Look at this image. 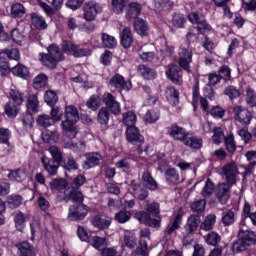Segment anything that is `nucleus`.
I'll return each instance as SVG.
<instances>
[{"label": "nucleus", "mask_w": 256, "mask_h": 256, "mask_svg": "<svg viewBox=\"0 0 256 256\" xmlns=\"http://www.w3.org/2000/svg\"><path fill=\"white\" fill-rule=\"evenodd\" d=\"M76 45L69 40H64L61 43V50L57 45L52 44L48 47V54H41V61L50 69H55L59 61H64L66 55H73Z\"/></svg>", "instance_id": "1"}, {"label": "nucleus", "mask_w": 256, "mask_h": 256, "mask_svg": "<svg viewBox=\"0 0 256 256\" xmlns=\"http://www.w3.org/2000/svg\"><path fill=\"white\" fill-rule=\"evenodd\" d=\"M146 211L147 212H137L135 218L138 219L140 223L149 225V227H153L154 229L161 227V216H159L161 210L159 203L148 204Z\"/></svg>", "instance_id": "2"}, {"label": "nucleus", "mask_w": 256, "mask_h": 256, "mask_svg": "<svg viewBox=\"0 0 256 256\" xmlns=\"http://www.w3.org/2000/svg\"><path fill=\"white\" fill-rule=\"evenodd\" d=\"M77 121H79V110L72 105L66 106L65 120L61 123L65 137H68L69 139H75V137H77V134L79 133L77 126H75Z\"/></svg>", "instance_id": "3"}, {"label": "nucleus", "mask_w": 256, "mask_h": 256, "mask_svg": "<svg viewBox=\"0 0 256 256\" xmlns=\"http://www.w3.org/2000/svg\"><path fill=\"white\" fill-rule=\"evenodd\" d=\"M169 135H171L175 141H181V143L187 147H191V149H201L203 145V140L177 125L170 127Z\"/></svg>", "instance_id": "4"}, {"label": "nucleus", "mask_w": 256, "mask_h": 256, "mask_svg": "<svg viewBox=\"0 0 256 256\" xmlns=\"http://www.w3.org/2000/svg\"><path fill=\"white\" fill-rule=\"evenodd\" d=\"M255 243V232L245 229V225L241 224L238 231V240L233 243L232 251L233 253H241V251H245L247 247H251Z\"/></svg>", "instance_id": "5"}, {"label": "nucleus", "mask_w": 256, "mask_h": 256, "mask_svg": "<svg viewBox=\"0 0 256 256\" xmlns=\"http://www.w3.org/2000/svg\"><path fill=\"white\" fill-rule=\"evenodd\" d=\"M178 63L181 69L187 71V73H191V63L193 61V50L189 49V46L185 47L183 45L180 46L178 50Z\"/></svg>", "instance_id": "6"}, {"label": "nucleus", "mask_w": 256, "mask_h": 256, "mask_svg": "<svg viewBox=\"0 0 256 256\" xmlns=\"http://www.w3.org/2000/svg\"><path fill=\"white\" fill-rule=\"evenodd\" d=\"M126 138L129 143H132V145H136L138 155H142L143 148H141V145L145 143V137L141 135L139 129H137L136 126L127 128Z\"/></svg>", "instance_id": "7"}, {"label": "nucleus", "mask_w": 256, "mask_h": 256, "mask_svg": "<svg viewBox=\"0 0 256 256\" xmlns=\"http://www.w3.org/2000/svg\"><path fill=\"white\" fill-rule=\"evenodd\" d=\"M87 213L89 210L85 204H74L70 206L67 217L70 221H83L87 217Z\"/></svg>", "instance_id": "8"}, {"label": "nucleus", "mask_w": 256, "mask_h": 256, "mask_svg": "<svg viewBox=\"0 0 256 256\" xmlns=\"http://www.w3.org/2000/svg\"><path fill=\"white\" fill-rule=\"evenodd\" d=\"M165 74L174 85H183V70L177 64L167 65Z\"/></svg>", "instance_id": "9"}, {"label": "nucleus", "mask_w": 256, "mask_h": 256, "mask_svg": "<svg viewBox=\"0 0 256 256\" xmlns=\"http://www.w3.org/2000/svg\"><path fill=\"white\" fill-rule=\"evenodd\" d=\"M231 187L233 184H229L228 182L220 183L215 191V197L218 203L221 205H227L229 199H231Z\"/></svg>", "instance_id": "10"}, {"label": "nucleus", "mask_w": 256, "mask_h": 256, "mask_svg": "<svg viewBox=\"0 0 256 256\" xmlns=\"http://www.w3.org/2000/svg\"><path fill=\"white\" fill-rule=\"evenodd\" d=\"M233 113L235 121L240 123V125H244L245 127L251 125L253 114L247 108L243 106H236L233 109Z\"/></svg>", "instance_id": "11"}, {"label": "nucleus", "mask_w": 256, "mask_h": 256, "mask_svg": "<svg viewBox=\"0 0 256 256\" xmlns=\"http://www.w3.org/2000/svg\"><path fill=\"white\" fill-rule=\"evenodd\" d=\"M83 11V18L86 21H95L97 14L103 11V7L95 1H89L85 3Z\"/></svg>", "instance_id": "12"}, {"label": "nucleus", "mask_w": 256, "mask_h": 256, "mask_svg": "<svg viewBox=\"0 0 256 256\" xmlns=\"http://www.w3.org/2000/svg\"><path fill=\"white\" fill-rule=\"evenodd\" d=\"M188 19L193 25H197L196 30L201 35H205V33H209L211 31V25L207 23L205 18L199 16L197 12H192L188 15Z\"/></svg>", "instance_id": "13"}, {"label": "nucleus", "mask_w": 256, "mask_h": 256, "mask_svg": "<svg viewBox=\"0 0 256 256\" xmlns=\"http://www.w3.org/2000/svg\"><path fill=\"white\" fill-rule=\"evenodd\" d=\"M109 83L111 87H114L119 91H131V89L133 88V84H131V81H125V78L119 73H116L110 79Z\"/></svg>", "instance_id": "14"}, {"label": "nucleus", "mask_w": 256, "mask_h": 256, "mask_svg": "<svg viewBox=\"0 0 256 256\" xmlns=\"http://www.w3.org/2000/svg\"><path fill=\"white\" fill-rule=\"evenodd\" d=\"M103 103L106 105V109L111 111L113 115H121V104L115 100V96L111 93H105L103 95Z\"/></svg>", "instance_id": "15"}, {"label": "nucleus", "mask_w": 256, "mask_h": 256, "mask_svg": "<svg viewBox=\"0 0 256 256\" xmlns=\"http://www.w3.org/2000/svg\"><path fill=\"white\" fill-rule=\"evenodd\" d=\"M222 171L226 177V183H229L230 185H235L237 183V175L239 174L237 170V164L235 162H230L226 164Z\"/></svg>", "instance_id": "16"}, {"label": "nucleus", "mask_w": 256, "mask_h": 256, "mask_svg": "<svg viewBox=\"0 0 256 256\" xmlns=\"http://www.w3.org/2000/svg\"><path fill=\"white\" fill-rule=\"evenodd\" d=\"M85 159L83 169L89 170L100 165L101 161H103V156L99 152H89L85 154Z\"/></svg>", "instance_id": "17"}, {"label": "nucleus", "mask_w": 256, "mask_h": 256, "mask_svg": "<svg viewBox=\"0 0 256 256\" xmlns=\"http://www.w3.org/2000/svg\"><path fill=\"white\" fill-rule=\"evenodd\" d=\"M199 225H201V217L199 215H191L186 225L184 226L185 232L187 235H191V233H195L197 229H199Z\"/></svg>", "instance_id": "18"}, {"label": "nucleus", "mask_w": 256, "mask_h": 256, "mask_svg": "<svg viewBox=\"0 0 256 256\" xmlns=\"http://www.w3.org/2000/svg\"><path fill=\"white\" fill-rule=\"evenodd\" d=\"M138 73L141 77L146 79V81H153V79L157 77V71L145 64H140L138 66Z\"/></svg>", "instance_id": "19"}, {"label": "nucleus", "mask_w": 256, "mask_h": 256, "mask_svg": "<svg viewBox=\"0 0 256 256\" xmlns=\"http://www.w3.org/2000/svg\"><path fill=\"white\" fill-rule=\"evenodd\" d=\"M20 256H35V246H33L31 243H29L28 241H22L19 242L16 245Z\"/></svg>", "instance_id": "20"}, {"label": "nucleus", "mask_w": 256, "mask_h": 256, "mask_svg": "<svg viewBox=\"0 0 256 256\" xmlns=\"http://www.w3.org/2000/svg\"><path fill=\"white\" fill-rule=\"evenodd\" d=\"M121 45L124 49H129L133 45V33L130 28H124L121 33Z\"/></svg>", "instance_id": "21"}, {"label": "nucleus", "mask_w": 256, "mask_h": 256, "mask_svg": "<svg viewBox=\"0 0 256 256\" xmlns=\"http://www.w3.org/2000/svg\"><path fill=\"white\" fill-rule=\"evenodd\" d=\"M139 15H141V5L136 2L130 3L126 12V19L131 21L132 19H137Z\"/></svg>", "instance_id": "22"}, {"label": "nucleus", "mask_w": 256, "mask_h": 256, "mask_svg": "<svg viewBox=\"0 0 256 256\" xmlns=\"http://www.w3.org/2000/svg\"><path fill=\"white\" fill-rule=\"evenodd\" d=\"M142 180L151 191H157V189H159V184L157 180L151 176V172L145 171L142 175Z\"/></svg>", "instance_id": "23"}, {"label": "nucleus", "mask_w": 256, "mask_h": 256, "mask_svg": "<svg viewBox=\"0 0 256 256\" xmlns=\"http://www.w3.org/2000/svg\"><path fill=\"white\" fill-rule=\"evenodd\" d=\"M113 220L107 216H95L92 223L98 229H109Z\"/></svg>", "instance_id": "24"}, {"label": "nucleus", "mask_w": 256, "mask_h": 256, "mask_svg": "<svg viewBox=\"0 0 256 256\" xmlns=\"http://www.w3.org/2000/svg\"><path fill=\"white\" fill-rule=\"evenodd\" d=\"M31 17V22H32V25L38 29V31H43L45 29H47L48 25H47V21H45L43 19V17L37 13H32L30 15Z\"/></svg>", "instance_id": "25"}, {"label": "nucleus", "mask_w": 256, "mask_h": 256, "mask_svg": "<svg viewBox=\"0 0 256 256\" xmlns=\"http://www.w3.org/2000/svg\"><path fill=\"white\" fill-rule=\"evenodd\" d=\"M26 107L29 113H37L39 111V98L37 94H30L28 96Z\"/></svg>", "instance_id": "26"}, {"label": "nucleus", "mask_w": 256, "mask_h": 256, "mask_svg": "<svg viewBox=\"0 0 256 256\" xmlns=\"http://www.w3.org/2000/svg\"><path fill=\"white\" fill-rule=\"evenodd\" d=\"M216 223H217V216L215 214H210L206 216L203 222L200 224V229L202 231H212Z\"/></svg>", "instance_id": "27"}, {"label": "nucleus", "mask_w": 256, "mask_h": 256, "mask_svg": "<svg viewBox=\"0 0 256 256\" xmlns=\"http://www.w3.org/2000/svg\"><path fill=\"white\" fill-rule=\"evenodd\" d=\"M134 30L136 31V33H138V35L145 37V35H147L149 31V24L147 23V21L138 18L134 23Z\"/></svg>", "instance_id": "28"}, {"label": "nucleus", "mask_w": 256, "mask_h": 256, "mask_svg": "<svg viewBox=\"0 0 256 256\" xmlns=\"http://www.w3.org/2000/svg\"><path fill=\"white\" fill-rule=\"evenodd\" d=\"M42 163L48 175H55L59 170V166L61 165V162H58L57 160L53 159H50L48 162H45V159H42Z\"/></svg>", "instance_id": "29"}, {"label": "nucleus", "mask_w": 256, "mask_h": 256, "mask_svg": "<svg viewBox=\"0 0 256 256\" xmlns=\"http://www.w3.org/2000/svg\"><path fill=\"white\" fill-rule=\"evenodd\" d=\"M183 220V214L178 213L176 217L174 218L173 222L168 224L165 235H173L177 229H179V226L181 225V221Z\"/></svg>", "instance_id": "30"}, {"label": "nucleus", "mask_w": 256, "mask_h": 256, "mask_svg": "<svg viewBox=\"0 0 256 256\" xmlns=\"http://www.w3.org/2000/svg\"><path fill=\"white\" fill-rule=\"evenodd\" d=\"M68 199L73 201L74 203H82L83 202V193L79 190V188H75L72 186L68 189Z\"/></svg>", "instance_id": "31"}, {"label": "nucleus", "mask_w": 256, "mask_h": 256, "mask_svg": "<svg viewBox=\"0 0 256 256\" xmlns=\"http://www.w3.org/2000/svg\"><path fill=\"white\" fill-rule=\"evenodd\" d=\"M129 0H111L112 11L116 15H121L125 11Z\"/></svg>", "instance_id": "32"}, {"label": "nucleus", "mask_w": 256, "mask_h": 256, "mask_svg": "<svg viewBox=\"0 0 256 256\" xmlns=\"http://www.w3.org/2000/svg\"><path fill=\"white\" fill-rule=\"evenodd\" d=\"M17 107H19V105H16L11 101L5 104L4 111L9 119H15V117L19 115V108Z\"/></svg>", "instance_id": "33"}, {"label": "nucleus", "mask_w": 256, "mask_h": 256, "mask_svg": "<svg viewBox=\"0 0 256 256\" xmlns=\"http://www.w3.org/2000/svg\"><path fill=\"white\" fill-rule=\"evenodd\" d=\"M111 117V113L107 107H102L98 111L97 122L99 125H107L109 123V118Z\"/></svg>", "instance_id": "34"}, {"label": "nucleus", "mask_w": 256, "mask_h": 256, "mask_svg": "<svg viewBox=\"0 0 256 256\" xmlns=\"http://www.w3.org/2000/svg\"><path fill=\"white\" fill-rule=\"evenodd\" d=\"M214 192H215V183H213V180L208 178L205 182V185L202 188L201 195L202 197L207 199V197H211V195H213Z\"/></svg>", "instance_id": "35"}, {"label": "nucleus", "mask_w": 256, "mask_h": 256, "mask_svg": "<svg viewBox=\"0 0 256 256\" xmlns=\"http://www.w3.org/2000/svg\"><path fill=\"white\" fill-rule=\"evenodd\" d=\"M123 123L127 127V129L135 127V124L137 123V115L134 114L133 111H129L123 114Z\"/></svg>", "instance_id": "36"}, {"label": "nucleus", "mask_w": 256, "mask_h": 256, "mask_svg": "<svg viewBox=\"0 0 256 256\" xmlns=\"http://www.w3.org/2000/svg\"><path fill=\"white\" fill-rule=\"evenodd\" d=\"M25 6L19 2L14 3L11 6V15L15 19H21L25 15Z\"/></svg>", "instance_id": "37"}, {"label": "nucleus", "mask_w": 256, "mask_h": 256, "mask_svg": "<svg viewBox=\"0 0 256 256\" xmlns=\"http://www.w3.org/2000/svg\"><path fill=\"white\" fill-rule=\"evenodd\" d=\"M12 73L13 75L21 77L22 79H27L29 77V69L23 64H18L12 67Z\"/></svg>", "instance_id": "38"}, {"label": "nucleus", "mask_w": 256, "mask_h": 256, "mask_svg": "<svg viewBox=\"0 0 256 256\" xmlns=\"http://www.w3.org/2000/svg\"><path fill=\"white\" fill-rule=\"evenodd\" d=\"M9 139H11V131L6 128H0V143L7 145L6 151L11 152V144H9Z\"/></svg>", "instance_id": "39"}, {"label": "nucleus", "mask_w": 256, "mask_h": 256, "mask_svg": "<svg viewBox=\"0 0 256 256\" xmlns=\"http://www.w3.org/2000/svg\"><path fill=\"white\" fill-rule=\"evenodd\" d=\"M44 101L49 105L50 107H54L57 102L59 101V96H57V93L53 90L46 91L44 95Z\"/></svg>", "instance_id": "40"}, {"label": "nucleus", "mask_w": 256, "mask_h": 256, "mask_svg": "<svg viewBox=\"0 0 256 256\" xmlns=\"http://www.w3.org/2000/svg\"><path fill=\"white\" fill-rule=\"evenodd\" d=\"M49 188L51 191H62V189L67 188V180L65 179H53L49 183Z\"/></svg>", "instance_id": "41"}, {"label": "nucleus", "mask_w": 256, "mask_h": 256, "mask_svg": "<svg viewBox=\"0 0 256 256\" xmlns=\"http://www.w3.org/2000/svg\"><path fill=\"white\" fill-rule=\"evenodd\" d=\"M86 107L91 109V111H97L101 107V97L97 95H92L86 102Z\"/></svg>", "instance_id": "42"}, {"label": "nucleus", "mask_w": 256, "mask_h": 256, "mask_svg": "<svg viewBox=\"0 0 256 256\" xmlns=\"http://www.w3.org/2000/svg\"><path fill=\"white\" fill-rule=\"evenodd\" d=\"M222 223L225 227L233 225L235 223V212L233 210L223 212Z\"/></svg>", "instance_id": "43"}, {"label": "nucleus", "mask_w": 256, "mask_h": 256, "mask_svg": "<svg viewBox=\"0 0 256 256\" xmlns=\"http://www.w3.org/2000/svg\"><path fill=\"white\" fill-rule=\"evenodd\" d=\"M8 177L14 181H25V179H27V172L23 169L13 170L8 174Z\"/></svg>", "instance_id": "44"}, {"label": "nucleus", "mask_w": 256, "mask_h": 256, "mask_svg": "<svg viewBox=\"0 0 256 256\" xmlns=\"http://www.w3.org/2000/svg\"><path fill=\"white\" fill-rule=\"evenodd\" d=\"M102 43L107 49L117 47V40L109 34L102 33Z\"/></svg>", "instance_id": "45"}, {"label": "nucleus", "mask_w": 256, "mask_h": 256, "mask_svg": "<svg viewBox=\"0 0 256 256\" xmlns=\"http://www.w3.org/2000/svg\"><path fill=\"white\" fill-rule=\"evenodd\" d=\"M42 139L44 143H57L59 140V132L47 131L42 135Z\"/></svg>", "instance_id": "46"}, {"label": "nucleus", "mask_w": 256, "mask_h": 256, "mask_svg": "<svg viewBox=\"0 0 256 256\" xmlns=\"http://www.w3.org/2000/svg\"><path fill=\"white\" fill-rule=\"evenodd\" d=\"M114 219L118 223H127L131 219V212L126 209L120 210L115 214Z\"/></svg>", "instance_id": "47"}, {"label": "nucleus", "mask_w": 256, "mask_h": 256, "mask_svg": "<svg viewBox=\"0 0 256 256\" xmlns=\"http://www.w3.org/2000/svg\"><path fill=\"white\" fill-rule=\"evenodd\" d=\"M37 123L40 127H44V129H47V127H51V125H53V123L55 122H53L51 116L47 114H42L38 116Z\"/></svg>", "instance_id": "48"}, {"label": "nucleus", "mask_w": 256, "mask_h": 256, "mask_svg": "<svg viewBox=\"0 0 256 256\" xmlns=\"http://www.w3.org/2000/svg\"><path fill=\"white\" fill-rule=\"evenodd\" d=\"M224 144L226 147V151H228V153L233 154L235 153V151H237V144H235V138L233 137L232 134L224 138Z\"/></svg>", "instance_id": "49"}, {"label": "nucleus", "mask_w": 256, "mask_h": 256, "mask_svg": "<svg viewBox=\"0 0 256 256\" xmlns=\"http://www.w3.org/2000/svg\"><path fill=\"white\" fill-rule=\"evenodd\" d=\"M49 153L52 156L53 161H58L63 163V152L57 146H50L48 149Z\"/></svg>", "instance_id": "50"}, {"label": "nucleus", "mask_w": 256, "mask_h": 256, "mask_svg": "<svg viewBox=\"0 0 256 256\" xmlns=\"http://www.w3.org/2000/svg\"><path fill=\"white\" fill-rule=\"evenodd\" d=\"M166 181L168 183H172L175 185V183L179 182V174H177V171L174 168H169L165 172Z\"/></svg>", "instance_id": "51"}, {"label": "nucleus", "mask_w": 256, "mask_h": 256, "mask_svg": "<svg viewBox=\"0 0 256 256\" xmlns=\"http://www.w3.org/2000/svg\"><path fill=\"white\" fill-rule=\"evenodd\" d=\"M91 245H92V247H94V249L101 251V249H103V247H107V238L94 236L92 238Z\"/></svg>", "instance_id": "52"}, {"label": "nucleus", "mask_w": 256, "mask_h": 256, "mask_svg": "<svg viewBox=\"0 0 256 256\" xmlns=\"http://www.w3.org/2000/svg\"><path fill=\"white\" fill-rule=\"evenodd\" d=\"M10 99L14 105H23V94L18 90L11 89L9 92Z\"/></svg>", "instance_id": "53"}, {"label": "nucleus", "mask_w": 256, "mask_h": 256, "mask_svg": "<svg viewBox=\"0 0 256 256\" xmlns=\"http://www.w3.org/2000/svg\"><path fill=\"white\" fill-rule=\"evenodd\" d=\"M47 75L45 74H39L34 78L33 87L34 89H43L45 85H47Z\"/></svg>", "instance_id": "54"}, {"label": "nucleus", "mask_w": 256, "mask_h": 256, "mask_svg": "<svg viewBox=\"0 0 256 256\" xmlns=\"http://www.w3.org/2000/svg\"><path fill=\"white\" fill-rule=\"evenodd\" d=\"M205 207H207V200H197L196 202L191 204V210L193 213H203L205 211Z\"/></svg>", "instance_id": "55"}, {"label": "nucleus", "mask_w": 256, "mask_h": 256, "mask_svg": "<svg viewBox=\"0 0 256 256\" xmlns=\"http://www.w3.org/2000/svg\"><path fill=\"white\" fill-rule=\"evenodd\" d=\"M124 245L128 249H135L137 247V238L131 233H126L124 235Z\"/></svg>", "instance_id": "56"}, {"label": "nucleus", "mask_w": 256, "mask_h": 256, "mask_svg": "<svg viewBox=\"0 0 256 256\" xmlns=\"http://www.w3.org/2000/svg\"><path fill=\"white\" fill-rule=\"evenodd\" d=\"M221 242V236L216 232H211L206 237V243L208 245H212L213 247H217V245Z\"/></svg>", "instance_id": "57"}, {"label": "nucleus", "mask_w": 256, "mask_h": 256, "mask_svg": "<svg viewBox=\"0 0 256 256\" xmlns=\"http://www.w3.org/2000/svg\"><path fill=\"white\" fill-rule=\"evenodd\" d=\"M7 203L10 207V209H17V207H20L21 203H23V198L21 196H9Z\"/></svg>", "instance_id": "58"}, {"label": "nucleus", "mask_w": 256, "mask_h": 256, "mask_svg": "<svg viewBox=\"0 0 256 256\" xmlns=\"http://www.w3.org/2000/svg\"><path fill=\"white\" fill-rule=\"evenodd\" d=\"M185 17L182 14H174L172 23L176 29H183L185 27Z\"/></svg>", "instance_id": "59"}, {"label": "nucleus", "mask_w": 256, "mask_h": 256, "mask_svg": "<svg viewBox=\"0 0 256 256\" xmlns=\"http://www.w3.org/2000/svg\"><path fill=\"white\" fill-rule=\"evenodd\" d=\"M166 95L167 97H169L170 99H174V105H178L179 104V91H177V89H175V87L170 86L166 89Z\"/></svg>", "instance_id": "60"}, {"label": "nucleus", "mask_w": 256, "mask_h": 256, "mask_svg": "<svg viewBox=\"0 0 256 256\" xmlns=\"http://www.w3.org/2000/svg\"><path fill=\"white\" fill-rule=\"evenodd\" d=\"M213 132L214 135L212 137V140L216 145H219L221 141L225 139V133H223V130L221 128H214Z\"/></svg>", "instance_id": "61"}, {"label": "nucleus", "mask_w": 256, "mask_h": 256, "mask_svg": "<svg viewBox=\"0 0 256 256\" xmlns=\"http://www.w3.org/2000/svg\"><path fill=\"white\" fill-rule=\"evenodd\" d=\"M246 101L248 105H250L251 107H255L256 95H255V91L251 88H247L246 90Z\"/></svg>", "instance_id": "62"}, {"label": "nucleus", "mask_w": 256, "mask_h": 256, "mask_svg": "<svg viewBox=\"0 0 256 256\" xmlns=\"http://www.w3.org/2000/svg\"><path fill=\"white\" fill-rule=\"evenodd\" d=\"M148 251L147 241L140 240L139 246L136 248V255L147 256Z\"/></svg>", "instance_id": "63"}, {"label": "nucleus", "mask_w": 256, "mask_h": 256, "mask_svg": "<svg viewBox=\"0 0 256 256\" xmlns=\"http://www.w3.org/2000/svg\"><path fill=\"white\" fill-rule=\"evenodd\" d=\"M158 120H159V113L153 110H149L144 116V121L146 123H155V121H158Z\"/></svg>", "instance_id": "64"}]
</instances>
